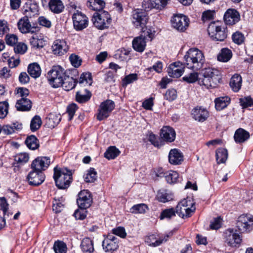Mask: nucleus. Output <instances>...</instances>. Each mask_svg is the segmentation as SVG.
I'll list each match as a JSON object with an SVG mask.
<instances>
[{
  "mask_svg": "<svg viewBox=\"0 0 253 253\" xmlns=\"http://www.w3.org/2000/svg\"><path fill=\"white\" fill-rule=\"evenodd\" d=\"M232 39L235 43L240 45L244 42L245 37L242 33L236 31L232 34Z\"/></svg>",
  "mask_w": 253,
  "mask_h": 253,
  "instance_id": "50",
  "label": "nucleus"
},
{
  "mask_svg": "<svg viewBox=\"0 0 253 253\" xmlns=\"http://www.w3.org/2000/svg\"><path fill=\"white\" fill-rule=\"evenodd\" d=\"M25 143L28 148L31 150H36L39 147V140L33 135L27 137L25 140Z\"/></svg>",
  "mask_w": 253,
  "mask_h": 253,
  "instance_id": "44",
  "label": "nucleus"
},
{
  "mask_svg": "<svg viewBox=\"0 0 253 253\" xmlns=\"http://www.w3.org/2000/svg\"><path fill=\"white\" fill-rule=\"evenodd\" d=\"M147 210V206L144 204H140L133 206L130 209V211L133 213H143Z\"/></svg>",
  "mask_w": 253,
  "mask_h": 253,
  "instance_id": "52",
  "label": "nucleus"
},
{
  "mask_svg": "<svg viewBox=\"0 0 253 253\" xmlns=\"http://www.w3.org/2000/svg\"><path fill=\"white\" fill-rule=\"evenodd\" d=\"M43 4H48L50 9L54 13H59L64 8L63 2L60 0H42Z\"/></svg>",
  "mask_w": 253,
  "mask_h": 253,
  "instance_id": "27",
  "label": "nucleus"
},
{
  "mask_svg": "<svg viewBox=\"0 0 253 253\" xmlns=\"http://www.w3.org/2000/svg\"><path fill=\"white\" fill-rule=\"evenodd\" d=\"M6 43L9 45L13 46L18 42V37L14 34H8L5 37Z\"/></svg>",
  "mask_w": 253,
  "mask_h": 253,
  "instance_id": "58",
  "label": "nucleus"
},
{
  "mask_svg": "<svg viewBox=\"0 0 253 253\" xmlns=\"http://www.w3.org/2000/svg\"><path fill=\"white\" fill-rule=\"evenodd\" d=\"M63 204L59 200H57L54 199L53 201V206L52 209L53 211L56 212L58 213L60 212L63 209Z\"/></svg>",
  "mask_w": 253,
  "mask_h": 253,
  "instance_id": "63",
  "label": "nucleus"
},
{
  "mask_svg": "<svg viewBox=\"0 0 253 253\" xmlns=\"http://www.w3.org/2000/svg\"><path fill=\"white\" fill-rule=\"evenodd\" d=\"M27 179L30 185H39L44 181L45 175L42 172L33 169L28 175Z\"/></svg>",
  "mask_w": 253,
  "mask_h": 253,
  "instance_id": "17",
  "label": "nucleus"
},
{
  "mask_svg": "<svg viewBox=\"0 0 253 253\" xmlns=\"http://www.w3.org/2000/svg\"><path fill=\"white\" fill-rule=\"evenodd\" d=\"M18 28L22 33H27L30 32L31 25L27 16L21 18L17 24Z\"/></svg>",
  "mask_w": 253,
  "mask_h": 253,
  "instance_id": "31",
  "label": "nucleus"
},
{
  "mask_svg": "<svg viewBox=\"0 0 253 253\" xmlns=\"http://www.w3.org/2000/svg\"><path fill=\"white\" fill-rule=\"evenodd\" d=\"M86 182H93L97 178V173L93 168H90L84 176Z\"/></svg>",
  "mask_w": 253,
  "mask_h": 253,
  "instance_id": "48",
  "label": "nucleus"
},
{
  "mask_svg": "<svg viewBox=\"0 0 253 253\" xmlns=\"http://www.w3.org/2000/svg\"><path fill=\"white\" fill-rule=\"evenodd\" d=\"M175 132L171 127L164 126L161 130V137L165 141L171 142L175 139Z\"/></svg>",
  "mask_w": 253,
  "mask_h": 253,
  "instance_id": "26",
  "label": "nucleus"
},
{
  "mask_svg": "<svg viewBox=\"0 0 253 253\" xmlns=\"http://www.w3.org/2000/svg\"><path fill=\"white\" fill-rule=\"evenodd\" d=\"M240 20V15L235 9H228L224 13V20L227 25H234Z\"/></svg>",
  "mask_w": 253,
  "mask_h": 253,
  "instance_id": "18",
  "label": "nucleus"
},
{
  "mask_svg": "<svg viewBox=\"0 0 253 253\" xmlns=\"http://www.w3.org/2000/svg\"><path fill=\"white\" fill-rule=\"evenodd\" d=\"M78 205L80 209H87L92 203L90 194L87 190H83L79 194V198L77 200Z\"/></svg>",
  "mask_w": 253,
  "mask_h": 253,
  "instance_id": "13",
  "label": "nucleus"
},
{
  "mask_svg": "<svg viewBox=\"0 0 253 253\" xmlns=\"http://www.w3.org/2000/svg\"><path fill=\"white\" fill-rule=\"evenodd\" d=\"M173 197L172 193L166 190H159L157 195L158 200L162 203H166L172 200Z\"/></svg>",
  "mask_w": 253,
  "mask_h": 253,
  "instance_id": "35",
  "label": "nucleus"
},
{
  "mask_svg": "<svg viewBox=\"0 0 253 253\" xmlns=\"http://www.w3.org/2000/svg\"><path fill=\"white\" fill-rule=\"evenodd\" d=\"M169 161L171 165H180L183 161V154L177 149H172L169 152Z\"/></svg>",
  "mask_w": 253,
  "mask_h": 253,
  "instance_id": "24",
  "label": "nucleus"
},
{
  "mask_svg": "<svg viewBox=\"0 0 253 253\" xmlns=\"http://www.w3.org/2000/svg\"><path fill=\"white\" fill-rule=\"evenodd\" d=\"M94 25L99 29L107 28L111 22L110 15L108 12L100 11L94 13L92 18Z\"/></svg>",
  "mask_w": 253,
  "mask_h": 253,
  "instance_id": "7",
  "label": "nucleus"
},
{
  "mask_svg": "<svg viewBox=\"0 0 253 253\" xmlns=\"http://www.w3.org/2000/svg\"><path fill=\"white\" fill-rule=\"evenodd\" d=\"M192 115L194 120L198 122H204L209 117V112L205 108L196 107L192 111Z\"/></svg>",
  "mask_w": 253,
  "mask_h": 253,
  "instance_id": "25",
  "label": "nucleus"
},
{
  "mask_svg": "<svg viewBox=\"0 0 253 253\" xmlns=\"http://www.w3.org/2000/svg\"><path fill=\"white\" fill-rule=\"evenodd\" d=\"M74 27L77 30H82L87 26V18L81 12L77 11L72 16Z\"/></svg>",
  "mask_w": 253,
  "mask_h": 253,
  "instance_id": "12",
  "label": "nucleus"
},
{
  "mask_svg": "<svg viewBox=\"0 0 253 253\" xmlns=\"http://www.w3.org/2000/svg\"><path fill=\"white\" fill-rule=\"evenodd\" d=\"M137 80V75L136 74H131L126 76L123 80V85H126L131 84Z\"/></svg>",
  "mask_w": 253,
  "mask_h": 253,
  "instance_id": "62",
  "label": "nucleus"
},
{
  "mask_svg": "<svg viewBox=\"0 0 253 253\" xmlns=\"http://www.w3.org/2000/svg\"><path fill=\"white\" fill-rule=\"evenodd\" d=\"M133 48L136 51L142 52L146 46V40L143 35L135 38L132 41Z\"/></svg>",
  "mask_w": 253,
  "mask_h": 253,
  "instance_id": "28",
  "label": "nucleus"
},
{
  "mask_svg": "<svg viewBox=\"0 0 253 253\" xmlns=\"http://www.w3.org/2000/svg\"><path fill=\"white\" fill-rule=\"evenodd\" d=\"M242 77L238 74H235L230 80V85L235 92H238L242 86Z\"/></svg>",
  "mask_w": 253,
  "mask_h": 253,
  "instance_id": "36",
  "label": "nucleus"
},
{
  "mask_svg": "<svg viewBox=\"0 0 253 253\" xmlns=\"http://www.w3.org/2000/svg\"><path fill=\"white\" fill-rule=\"evenodd\" d=\"M74 216L76 219L83 220L86 216V211L85 209H79L75 211Z\"/></svg>",
  "mask_w": 253,
  "mask_h": 253,
  "instance_id": "60",
  "label": "nucleus"
},
{
  "mask_svg": "<svg viewBox=\"0 0 253 253\" xmlns=\"http://www.w3.org/2000/svg\"><path fill=\"white\" fill-rule=\"evenodd\" d=\"M232 56V53L230 49L225 48L221 49V52L217 56L219 61L226 62L228 61Z\"/></svg>",
  "mask_w": 253,
  "mask_h": 253,
  "instance_id": "45",
  "label": "nucleus"
},
{
  "mask_svg": "<svg viewBox=\"0 0 253 253\" xmlns=\"http://www.w3.org/2000/svg\"><path fill=\"white\" fill-rule=\"evenodd\" d=\"M61 116L55 113H50L46 118V125L49 128H54L60 122Z\"/></svg>",
  "mask_w": 253,
  "mask_h": 253,
  "instance_id": "32",
  "label": "nucleus"
},
{
  "mask_svg": "<svg viewBox=\"0 0 253 253\" xmlns=\"http://www.w3.org/2000/svg\"><path fill=\"white\" fill-rule=\"evenodd\" d=\"M102 246L105 252H113L118 248V239L113 235H109L102 242Z\"/></svg>",
  "mask_w": 253,
  "mask_h": 253,
  "instance_id": "19",
  "label": "nucleus"
},
{
  "mask_svg": "<svg viewBox=\"0 0 253 253\" xmlns=\"http://www.w3.org/2000/svg\"><path fill=\"white\" fill-rule=\"evenodd\" d=\"M78 109L77 105L75 103L69 105L67 108V112L69 115V120H71Z\"/></svg>",
  "mask_w": 253,
  "mask_h": 253,
  "instance_id": "64",
  "label": "nucleus"
},
{
  "mask_svg": "<svg viewBox=\"0 0 253 253\" xmlns=\"http://www.w3.org/2000/svg\"><path fill=\"white\" fill-rule=\"evenodd\" d=\"M148 18L146 12L142 10H135L132 14V23L137 28H144L146 24Z\"/></svg>",
  "mask_w": 253,
  "mask_h": 253,
  "instance_id": "11",
  "label": "nucleus"
},
{
  "mask_svg": "<svg viewBox=\"0 0 253 253\" xmlns=\"http://www.w3.org/2000/svg\"><path fill=\"white\" fill-rule=\"evenodd\" d=\"M237 227L241 232H248L253 229V217L249 214H242L238 217Z\"/></svg>",
  "mask_w": 253,
  "mask_h": 253,
  "instance_id": "9",
  "label": "nucleus"
},
{
  "mask_svg": "<svg viewBox=\"0 0 253 253\" xmlns=\"http://www.w3.org/2000/svg\"><path fill=\"white\" fill-rule=\"evenodd\" d=\"M225 242L231 246H235L241 243V238L238 233L233 229H228L224 233Z\"/></svg>",
  "mask_w": 253,
  "mask_h": 253,
  "instance_id": "15",
  "label": "nucleus"
},
{
  "mask_svg": "<svg viewBox=\"0 0 253 253\" xmlns=\"http://www.w3.org/2000/svg\"><path fill=\"white\" fill-rule=\"evenodd\" d=\"M87 6L95 11H100L105 6V2L102 0H88Z\"/></svg>",
  "mask_w": 253,
  "mask_h": 253,
  "instance_id": "40",
  "label": "nucleus"
},
{
  "mask_svg": "<svg viewBox=\"0 0 253 253\" xmlns=\"http://www.w3.org/2000/svg\"><path fill=\"white\" fill-rule=\"evenodd\" d=\"M53 250L55 253H66L67 252V246L63 242L56 241L54 244Z\"/></svg>",
  "mask_w": 253,
  "mask_h": 253,
  "instance_id": "51",
  "label": "nucleus"
},
{
  "mask_svg": "<svg viewBox=\"0 0 253 253\" xmlns=\"http://www.w3.org/2000/svg\"><path fill=\"white\" fill-rule=\"evenodd\" d=\"M91 95L90 92L87 89L79 91L76 93V100L80 103H84L88 101Z\"/></svg>",
  "mask_w": 253,
  "mask_h": 253,
  "instance_id": "42",
  "label": "nucleus"
},
{
  "mask_svg": "<svg viewBox=\"0 0 253 253\" xmlns=\"http://www.w3.org/2000/svg\"><path fill=\"white\" fill-rule=\"evenodd\" d=\"M53 178L56 186L61 189L68 188L72 181V173L66 168H54Z\"/></svg>",
  "mask_w": 253,
  "mask_h": 253,
  "instance_id": "2",
  "label": "nucleus"
},
{
  "mask_svg": "<svg viewBox=\"0 0 253 253\" xmlns=\"http://www.w3.org/2000/svg\"><path fill=\"white\" fill-rule=\"evenodd\" d=\"M129 54V51L126 49L122 48L116 51L115 54L116 59L121 60H124L126 59L127 56Z\"/></svg>",
  "mask_w": 253,
  "mask_h": 253,
  "instance_id": "53",
  "label": "nucleus"
},
{
  "mask_svg": "<svg viewBox=\"0 0 253 253\" xmlns=\"http://www.w3.org/2000/svg\"><path fill=\"white\" fill-rule=\"evenodd\" d=\"M208 32L210 37L215 41L222 42L227 37V29L220 25L218 23H210Z\"/></svg>",
  "mask_w": 253,
  "mask_h": 253,
  "instance_id": "6",
  "label": "nucleus"
},
{
  "mask_svg": "<svg viewBox=\"0 0 253 253\" xmlns=\"http://www.w3.org/2000/svg\"><path fill=\"white\" fill-rule=\"evenodd\" d=\"M65 77L64 69L59 66H53L47 76L50 84L54 88L61 86Z\"/></svg>",
  "mask_w": 253,
  "mask_h": 253,
  "instance_id": "4",
  "label": "nucleus"
},
{
  "mask_svg": "<svg viewBox=\"0 0 253 253\" xmlns=\"http://www.w3.org/2000/svg\"><path fill=\"white\" fill-rule=\"evenodd\" d=\"M120 153V151L116 147L110 146L105 152L104 155L106 159L111 160L116 158Z\"/></svg>",
  "mask_w": 253,
  "mask_h": 253,
  "instance_id": "46",
  "label": "nucleus"
},
{
  "mask_svg": "<svg viewBox=\"0 0 253 253\" xmlns=\"http://www.w3.org/2000/svg\"><path fill=\"white\" fill-rule=\"evenodd\" d=\"M196 210L195 204L190 198L182 200L176 207V213L182 218L189 217Z\"/></svg>",
  "mask_w": 253,
  "mask_h": 253,
  "instance_id": "5",
  "label": "nucleus"
},
{
  "mask_svg": "<svg viewBox=\"0 0 253 253\" xmlns=\"http://www.w3.org/2000/svg\"><path fill=\"white\" fill-rule=\"evenodd\" d=\"M50 164V159L47 157H39L34 160L31 165L33 169L42 171L45 170Z\"/></svg>",
  "mask_w": 253,
  "mask_h": 253,
  "instance_id": "14",
  "label": "nucleus"
},
{
  "mask_svg": "<svg viewBox=\"0 0 253 253\" xmlns=\"http://www.w3.org/2000/svg\"><path fill=\"white\" fill-rule=\"evenodd\" d=\"M15 106L19 111H29L30 110L32 106L31 102L29 99L22 97L17 100Z\"/></svg>",
  "mask_w": 253,
  "mask_h": 253,
  "instance_id": "34",
  "label": "nucleus"
},
{
  "mask_svg": "<svg viewBox=\"0 0 253 253\" xmlns=\"http://www.w3.org/2000/svg\"><path fill=\"white\" fill-rule=\"evenodd\" d=\"M31 45L34 48H42L46 44V41L41 35H34L30 40Z\"/></svg>",
  "mask_w": 253,
  "mask_h": 253,
  "instance_id": "33",
  "label": "nucleus"
},
{
  "mask_svg": "<svg viewBox=\"0 0 253 253\" xmlns=\"http://www.w3.org/2000/svg\"><path fill=\"white\" fill-rule=\"evenodd\" d=\"M52 49L54 54L61 56L67 52L69 46L64 40H57L53 42Z\"/></svg>",
  "mask_w": 253,
  "mask_h": 253,
  "instance_id": "16",
  "label": "nucleus"
},
{
  "mask_svg": "<svg viewBox=\"0 0 253 253\" xmlns=\"http://www.w3.org/2000/svg\"><path fill=\"white\" fill-rule=\"evenodd\" d=\"M28 72L32 78L36 79L41 76V69L38 63H33L28 66Z\"/></svg>",
  "mask_w": 253,
  "mask_h": 253,
  "instance_id": "39",
  "label": "nucleus"
},
{
  "mask_svg": "<svg viewBox=\"0 0 253 253\" xmlns=\"http://www.w3.org/2000/svg\"><path fill=\"white\" fill-rule=\"evenodd\" d=\"M81 247L84 253H92L94 251L93 242L88 238H85L83 240Z\"/></svg>",
  "mask_w": 253,
  "mask_h": 253,
  "instance_id": "38",
  "label": "nucleus"
},
{
  "mask_svg": "<svg viewBox=\"0 0 253 253\" xmlns=\"http://www.w3.org/2000/svg\"><path fill=\"white\" fill-rule=\"evenodd\" d=\"M230 99L228 96L220 97L215 99V107L217 110H221L229 104Z\"/></svg>",
  "mask_w": 253,
  "mask_h": 253,
  "instance_id": "37",
  "label": "nucleus"
},
{
  "mask_svg": "<svg viewBox=\"0 0 253 253\" xmlns=\"http://www.w3.org/2000/svg\"><path fill=\"white\" fill-rule=\"evenodd\" d=\"M170 21L172 27L180 32L185 31L189 25V18L182 14H174Z\"/></svg>",
  "mask_w": 253,
  "mask_h": 253,
  "instance_id": "8",
  "label": "nucleus"
},
{
  "mask_svg": "<svg viewBox=\"0 0 253 253\" xmlns=\"http://www.w3.org/2000/svg\"><path fill=\"white\" fill-rule=\"evenodd\" d=\"M38 12V5L34 2H26L23 7V12L25 16L31 17Z\"/></svg>",
  "mask_w": 253,
  "mask_h": 253,
  "instance_id": "29",
  "label": "nucleus"
},
{
  "mask_svg": "<svg viewBox=\"0 0 253 253\" xmlns=\"http://www.w3.org/2000/svg\"><path fill=\"white\" fill-rule=\"evenodd\" d=\"M168 0H144L143 7L145 10L152 8L162 9L167 4Z\"/></svg>",
  "mask_w": 253,
  "mask_h": 253,
  "instance_id": "20",
  "label": "nucleus"
},
{
  "mask_svg": "<svg viewBox=\"0 0 253 253\" xmlns=\"http://www.w3.org/2000/svg\"><path fill=\"white\" fill-rule=\"evenodd\" d=\"M165 98L170 101L175 100L177 97L176 90L171 89L168 90L165 95Z\"/></svg>",
  "mask_w": 253,
  "mask_h": 253,
  "instance_id": "61",
  "label": "nucleus"
},
{
  "mask_svg": "<svg viewBox=\"0 0 253 253\" xmlns=\"http://www.w3.org/2000/svg\"><path fill=\"white\" fill-rule=\"evenodd\" d=\"M156 175L158 177H165L167 182L169 184L176 183L179 178V174L176 171L170 170L164 172L162 169L158 170Z\"/></svg>",
  "mask_w": 253,
  "mask_h": 253,
  "instance_id": "22",
  "label": "nucleus"
},
{
  "mask_svg": "<svg viewBox=\"0 0 253 253\" xmlns=\"http://www.w3.org/2000/svg\"><path fill=\"white\" fill-rule=\"evenodd\" d=\"M79 83L91 85L92 83L91 74L89 73H83L80 78Z\"/></svg>",
  "mask_w": 253,
  "mask_h": 253,
  "instance_id": "54",
  "label": "nucleus"
},
{
  "mask_svg": "<svg viewBox=\"0 0 253 253\" xmlns=\"http://www.w3.org/2000/svg\"><path fill=\"white\" fill-rule=\"evenodd\" d=\"M76 84V81L72 78L64 79L63 84L61 85L64 89L69 91L74 88Z\"/></svg>",
  "mask_w": 253,
  "mask_h": 253,
  "instance_id": "47",
  "label": "nucleus"
},
{
  "mask_svg": "<svg viewBox=\"0 0 253 253\" xmlns=\"http://www.w3.org/2000/svg\"><path fill=\"white\" fill-rule=\"evenodd\" d=\"M250 138V133L248 131L240 128L235 132L234 138L237 143H242L247 141Z\"/></svg>",
  "mask_w": 253,
  "mask_h": 253,
  "instance_id": "30",
  "label": "nucleus"
},
{
  "mask_svg": "<svg viewBox=\"0 0 253 253\" xmlns=\"http://www.w3.org/2000/svg\"><path fill=\"white\" fill-rule=\"evenodd\" d=\"M205 61V56L202 51L196 48L189 49L184 56V65L193 72L184 76L183 80L189 84L198 82L199 77L197 71L203 67Z\"/></svg>",
  "mask_w": 253,
  "mask_h": 253,
  "instance_id": "1",
  "label": "nucleus"
},
{
  "mask_svg": "<svg viewBox=\"0 0 253 253\" xmlns=\"http://www.w3.org/2000/svg\"><path fill=\"white\" fill-rule=\"evenodd\" d=\"M30 159L29 154L26 152L17 154L14 156V161L19 166H23L27 163Z\"/></svg>",
  "mask_w": 253,
  "mask_h": 253,
  "instance_id": "41",
  "label": "nucleus"
},
{
  "mask_svg": "<svg viewBox=\"0 0 253 253\" xmlns=\"http://www.w3.org/2000/svg\"><path fill=\"white\" fill-rule=\"evenodd\" d=\"M42 124V120L39 116H35L31 120L30 124V128L32 131L38 130Z\"/></svg>",
  "mask_w": 253,
  "mask_h": 253,
  "instance_id": "49",
  "label": "nucleus"
},
{
  "mask_svg": "<svg viewBox=\"0 0 253 253\" xmlns=\"http://www.w3.org/2000/svg\"><path fill=\"white\" fill-rule=\"evenodd\" d=\"M8 109V103L7 101L0 102V119H3L6 116Z\"/></svg>",
  "mask_w": 253,
  "mask_h": 253,
  "instance_id": "55",
  "label": "nucleus"
},
{
  "mask_svg": "<svg viewBox=\"0 0 253 253\" xmlns=\"http://www.w3.org/2000/svg\"><path fill=\"white\" fill-rule=\"evenodd\" d=\"M27 50V45L23 42H19L14 47L15 52L21 54H24Z\"/></svg>",
  "mask_w": 253,
  "mask_h": 253,
  "instance_id": "57",
  "label": "nucleus"
},
{
  "mask_svg": "<svg viewBox=\"0 0 253 253\" xmlns=\"http://www.w3.org/2000/svg\"><path fill=\"white\" fill-rule=\"evenodd\" d=\"M115 108V103L111 100H106L102 102L98 110L97 119L102 121L109 117L111 112Z\"/></svg>",
  "mask_w": 253,
  "mask_h": 253,
  "instance_id": "10",
  "label": "nucleus"
},
{
  "mask_svg": "<svg viewBox=\"0 0 253 253\" xmlns=\"http://www.w3.org/2000/svg\"><path fill=\"white\" fill-rule=\"evenodd\" d=\"M228 158L227 150L224 148H219L216 151V160L218 164L225 163Z\"/></svg>",
  "mask_w": 253,
  "mask_h": 253,
  "instance_id": "43",
  "label": "nucleus"
},
{
  "mask_svg": "<svg viewBox=\"0 0 253 253\" xmlns=\"http://www.w3.org/2000/svg\"><path fill=\"white\" fill-rule=\"evenodd\" d=\"M219 73V71L216 69L211 68H205L202 71V77H200L198 80V84L207 88L214 86L216 82L218 79Z\"/></svg>",
  "mask_w": 253,
  "mask_h": 253,
  "instance_id": "3",
  "label": "nucleus"
},
{
  "mask_svg": "<svg viewBox=\"0 0 253 253\" xmlns=\"http://www.w3.org/2000/svg\"><path fill=\"white\" fill-rule=\"evenodd\" d=\"M167 72L170 77L176 78L180 77L184 72L182 63L177 62L171 64L168 67Z\"/></svg>",
  "mask_w": 253,
  "mask_h": 253,
  "instance_id": "21",
  "label": "nucleus"
},
{
  "mask_svg": "<svg viewBox=\"0 0 253 253\" xmlns=\"http://www.w3.org/2000/svg\"><path fill=\"white\" fill-rule=\"evenodd\" d=\"M172 232H169L165 235L163 238H159L158 239L155 235L152 234L147 236L145 238V242L148 245L152 247H157L160 246L162 243L166 242L168 239L171 236Z\"/></svg>",
  "mask_w": 253,
  "mask_h": 253,
  "instance_id": "23",
  "label": "nucleus"
},
{
  "mask_svg": "<svg viewBox=\"0 0 253 253\" xmlns=\"http://www.w3.org/2000/svg\"><path fill=\"white\" fill-rule=\"evenodd\" d=\"M240 103L243 108H247L253 105V100L249 96L240 99Z\"/></svg>",
  "mask_w": 253,
  "mask_h": 253,
  "instance_id": "59",
  "label": "nucleus"
},
{
  "mask_svg": "<svg viewBox=\"0 0 253 253\" xmlns=\"http://www.w3.org/2000/svg\"><path fill=\"white\" fill-rule=\"evenodd\" d=\"M175 211L174 210L173 208L166 209L164 210L160 215L161 219H163L164 218H170L172 217L175 216Z\"/></svg>",
  "mask_w": 253,
  "mask_h": 253,
  "instance_id": "56",
  "label": "nucleus"
}]
</instances>
